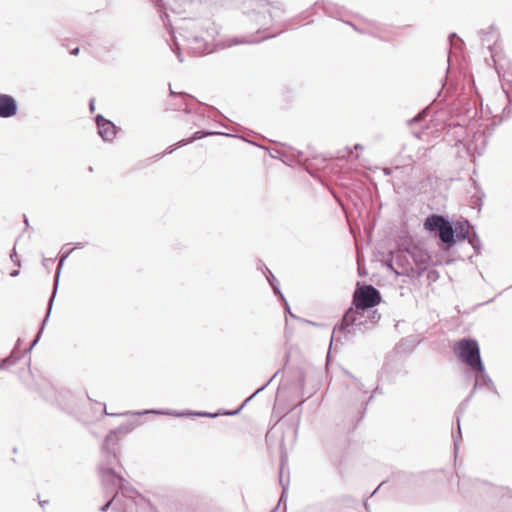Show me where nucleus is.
I'll use <instances>...</instances> for the list:
<instances>
[{"label": "nucleus", "mask_w": 512, "mask_h": 512, "mask_svg": "<svg viewBox=\"0 0 512 512\" xmlns=\"http://www.w3.org/2000/svg\"><path fill=\"white\" fill-rule=\"evenodd\" d=\"M103 409H104V413H105L106 415H109V414L107 413V411H106V405H104V406H103Z\"/></svg>", "instance_id": "603ef678"}, {"label": "nucleus", "mask_w": 512, "mask_h": 512, "mask_svg": "<svg viewBox=\"0 0 512 512\" xmlns=\"http://www.w3.org/2000/svg\"><path fill=\"white\" fill-rule=\"evenodd\" d=\"M170 95H180L183 97L185 109L184 111L186 113H191L193 111L192 107L190 106V101H194L195 98L187 93L181 92V93H175L173 90L170 89Z\"/></svg>", "instance_id": "393cba45"}, {"label": "nucleus", "mask_w": 512, "mask_h": 512, "mask_svg": "<svg viewBox=\"0 0 512 512\" xmlns=\"http://www.w3.org/2000/svg\"><path fill=\"white\" fill-rule=\"evenodd\" d=\"M99 473L106 492H119L121 497L135 505L137 512H158L150 501L131 487L123 477L114 471V468L104 467V471H99Z\"/></svg>", "instance_id": "f03ea898"}, {"label": "nucleus", "mask_w": 512, "mask_h": 512, "mask_svg": "<svg viewBox=\"0 0 512 512\" xmlns=\"http://www.w3.org/2000/svg\"><path fill=\"white\" fill-rule=\"evenodd\" d=\"M378 391H379V389H378V388H376V389L374 390L373 394L370 396V398H369V399H371V398L373 397V395H374V394L378 393Z\"/></svg>", "instance_id": "49530a36"}, {"label": "nucleus", "mask_w": 512, "mask_h": 512, "mask_svg": "<svg viewBox=\"0 0 512 512\" xmlns=\"http://www.w3.org/2000/svg\"><path fill=\"white\" fill-rule=\"evenodd\" d=\"M19 275V271L18 270H13L11 273H10V276L11 277H16Z\"/></svg>", "instance_id": "e433bc0d"}, {"label": "nucleus", "mask_w": 512, "mask_h": 512, "mask_svg": "<svg viewBox=\"0 0 512 512\" xmlns=\"http://www.w3.org/2000/svg\"><path fill=\"white\" fill-rule=\"evenodd\" d=\"M361 322L362 323L360 325H357V324H346L344 322V317H343L339 327H335L334 328L333 334H335L337 329L339 331H341V332H344L345 334H352V335H355V333L357 331L363 333V332L371 329V326L368 325L367 313H365V317L361 319Z\"/></svg>", "instance_id": "2eb2a0df"}, {"label": "nucleus", "mask_w": 512, "mask_h": 512, "mask_svg": "<svg viewBox=\"0 0 512 512\" xmlns=\"http://www.w3.org/2000/svg\"><path fill=\"white\" fill-rule=\"evenodd\" d=\"M243 4L245 8L251 9L254 21L261 27L268 24V18L269 20H273L278 17V13L281 12L280 9H276L274 13L269 3L265 0H243Z\"/></svg>", "instance_id": "0eeeda50"}, {"label": "nucleus", "mask_w": 512, "mask_h": 512, "mask_svg": "<svg viewBox=\"0 0 512 512\" xmlns=\"http://www.w3.org/2000/svg\"><path fill=\"white\" fill-rule=\"evenodd\" d=\"M357 285L358 288L353 295L355 309L350 308L344 314V322L346 324L360 325L362 323L361 319L365 317L367 310L373 308L381 301V294L377 288L369 284L360 286L359 282Z\"/></svg>", "instance_id": "7ed1b4c3"}, {"label": "nucleus", "mask_w": 512, "mask_h": 512, "mask_svg": "<svg viewBox=\"0 0 512 512\" xmlns=\"http://www.w3.org/2000/svg\"><path fill=\"white\" fill-rule=\"evenodd\" d=\"M278 373H279V371H277L264 385H262L260 388H258L249 398H247L245 400V402L238 409H236L234 411H223V412H218V413L197 412V413H193V415L200 416V417H209V418H215L219 415H230V416L236 415L241 411V409L244 407V405L250 399H252L259 392L263 391L273 381V379L277 376ZM190 415H192V413Z\"/></svg>", "instance_id": "ddd939ff"}, {"label": "nucleus", "mask_w": 512, "mask_h": 512, "mask_svg": "<svg viewBox=\"0 0 512 512\" xmlns=\"http://www.w3.org/2000/svg\"><path fill=\"white\" fill-rule=\"evenodd\" d=\"M383 485V483H381L379 486H377V488L371 493L370 496H373L379 489L380 487Z\"/></svg>", "instance_id": "a19ab883"}, {"label": "nucleus", "mask_w": 512, "mask_h": 512, "mask_svg": "<svg viewBox=\"0 0 512 512\" xmlns=\"http://www.w3.org/2000/svg\"><path fill=\"white\" fill-rule=\"evenodd\" d=\"M148 413L166 414V415H177V416H182L183 415L182 413L170 412V411H160V410H147V411H144V412H136L135 414L136 415H142V414H148Z\"/></svg>", "instance_id": "cd10ccee"}, {"label": "nucleus", "mask_w": 512, "mask_h": 512, "mask_svg": "<svg viewBox=\"0 0 512 512\" xmlns=\"http://www.w3.org/2000/svg\"><path fill=\"white\" fill-rule=\"evenodd\" d=\"M482 43L487 46L488 49H491L492 44H494L498 39V33L493 28L490 27L488 31L482 33Z\"/></svg>", "instance_id": "aec40b11"}, {"label": "nucleus", "mask_w": 512, "mask_h": 512, "mask_svg": "<svg viewBox=\"0 0 512 512\" xmlns=\"http://www.w3.org/2000/svg\"><path fill=\"white\" fill-rule=\"evenodd\" d=\"M161 18H162L164 26L170 28L169 33L173 37V46L171 47V49L176 54L179 62H183L182 54L180 52V47H179L178 43L176 42V39L174 36V30L171 26L170 20L168 19L169 18L168 14L164 13V15H161Z\"/></svg>", "instance_id": "6ab92c4d"}, {"label": "nucleus", "mask_w": 512, "mask_h": 512, "mask_svg": "<svg viewBox=\"0 0 512 512\" xmlns=\"http://www.w3.org/2000/svg\"><path fill=\"white\" fill-rule=\"evenodd\" d=\"M83 247V244L82 243H77L75 248H82Z\"/></svg>", "instance_id": "a18cd8bd"}, {"label": "nucleus", "mask_w": 512, "mask_h": 512, "mask_svg": "<svg viewBox=\"0 0 512 512\" xmlns=\"http://www.w3.org/2000/svg\"><path fill=\"white\" fill-rule=\"evenodd\" d=\"M298 161H302V152H298Z\"/></svg>", "instance_id": "c03bdc74"}, {"label": "nucleus", "mask_w": 512, "mask_h": 512, "mask_svg": "<svg viewBox=\"0 0 512 512\" xmlns=\"http://www.w3.org/2000/svg\"><path fill=\"white\" fill-rule=\"evenodd\" d=\"M10 257H11V260H12L15 264L20 265L19 261L17 260V255H16V252H15V249L13 250V253L10 255Z\"/></svg>", "instance_id": "72a5a7b5"}, {"label": "nucleus", "mask_w": 512, "mask_h": 512, "mask_svg": "<svg viewBox=\"0 0 512 512\" xmlns=\"http://www.w3.org/2000/svg\"><path fill=\"white\" fill-rule=\"evenodd\" d=\"M131 429H132V428H131V427H129V426H121V427H119V428H118V430H119L120 432H122V431H123V432H128V431H130Z\"/></svg>", "instance_id": "f704fd0d"}, {"label": "nucleus", "mask_w": 512, "mask_h": 512, "mask_svg": "<svg viewBox=\"0 0 512 512\" xmlns=\"http://www.w3.org/2000/svg\"><path fill=\"white\" fill-rule=\"evenodd\" d=\"M454 239L457 241L466 240L469 234L472 232L473 227L470 225L468 220L457 221L454 226Z\"/></svg>", "instance_id": "a211bd4d"}, {"label": "nucleus", "mask_w": 512, "mask_h": 512, "mask_svg": "<svg viewBox=\"0 0 512 512\" xmlns=\"http://www.w3.org/2000/svg\"><path fill=\"white\" fill-rule=\"evenodd\" d=\"M196 31H197V34H202V35H205V34H206V31H205L204 29H203V30H202V29L200 30L199 28H197V29H196Z\"/></svg>", "instance_id": "4c0bfd02"}, {"label": "nucleus", "mask_w": 512, "mask_h": 512, "mask_svg": "<svg viewBox=\"0 0 512 512\" xmlns=\"http://www.w3.org/2000/svg\"><path fill=\"white\" fill-rule=\"evenodd\" d=\"M46 503H47V501H43V502L41 501L40 505L43 507Z\"/></svg>", "instance_id": "864d4df0"}, {"label": "nucleus", "mask_w": 512, "mask_h": 512, "mask_svg": "<svg viewBox=\"0 0 512 512\" xmlns=\"http://www.w3.org/2000/svg\"><path fill=\"white\" fill-rule=\"evenodd\" d=\"M69 254H70V252H67L66 254H63L61 256V258H60V261H59V264H58V267H57V270H56V273H55V277H54L53 291H52V294H51V296L49 298V301H48L46 315H45V317L43 319L42 326H41L40 330L38 331L34 341L31 343L30 347L28 348V351L32 350V348L39 341V339L41 337V334L43 332L44 326H45V324H46V322H47V320H48V318H49V316L51 314L53 302H54V299H55V296H56V293H57V289H58L60 272H61L63 263L66 260V258L69 256Z\"/></svg>", "instance_id": "6e6552de"}, {"label": "nucleus", "mask_w": 512, "mask_h": 512, "mask_svg": "<svg viewBox=\"0 0 512 512\" xmlns=\"http://www.w3.org/2000/svg\"><path fill=\"white\" fill-rule=\"evenodd\" d=\"M17 361V358L14 357L13 355H10L6 358H4L1 362H0V369H6L12 365H14Z\"/></svg>", "instance_id": "bb28decb"}, {"label": "nucleus", "mask_w": 512, "mask_h": 512, "mask_svg": "<svg viewBox=\"0 0 512 512\" xmlns=\"http://www.w3.org/2000/svg\"><path fill=\"white\" fill-rule=\"evenodd\" d=\"M45 262H47V264H50V262H53V259H50L49 261L48 259H45Z\"/></svg>", "instance_id": "3c124183"}, {"label": "nucleus", "mask_w": 512, "mask_h": 512, "mask_svg": "<svg viewBox=\"0 0 512 512\" xmlns=\"http://www.w3.org/2000/svg\"><path fill=\"white\" fill-rule=\"evenodd\" d=\"M45 262H47V264H50V262H53V259H50L49 261L48 259H45Z\"/></svg>", "instance_id": "09e8293b"}, {"label": "nucleus", "mask_w": 512, "mask_h": 512, "mask_svg": "<svg viewBox=\"0 0 512 512\" xmlns=\"http://www.w3.org/2000/svg\"><path fill=\"white\" fill-rule=\"evenodd\" d=\"M354 149H355V150H357V149H362V146H361L360 144H356V145L354 146Z\"/></svg>", "instance_id": "37998d69"}, {"label": "nucleus", "mask_w": 512, "mask_h": 512, "mask_svg": "<svg viewBox=\"0 0 512 512\" xmlns=\"http://www.w3.org/2000/svg\"><path fill=\"white\" fill-rule=\"evenodd\" d=\"M265 270H266V272H264V273L266 275V278H267L269 284L271 286H272V283L278 284V281L275 278V276L272 274V272L267 267H265Z\"/></svg>", "instance_id": "c756f323"}, {"label": "nucleus", "mask_w": 512, "mask_h": 512, "mask_svg": "<svg viewBox=\"0 0 512 512\" xmlns=\"http://www.w3.org/2000/svg\"><path fill=\"white\" fill-rule=\"evenodd\" d=\"M454 352L458 359L465 364L469 370L474 368L482 369L483 362L477 340L473 338L460 339L454 346Z\"/></svg>", "instance_id": "423d86ee"}, {"label": "nucleus", "mask_w": 512, "mask_h": 512, "mask_svg": "<svg viewBox=\"0 0 512 512\" xmlns=\"http://www.w3.org/2000/svg\"><path fill=\"white\" fill-rule=\"evenodd\" d=\"M466 484H467V481L465 479L459 480V489L462 493L467 492Z\"/></svg>", "instance_id": "473e14b6"}, {"label": "nucleus", "mask_w": 512, "mask_h": 512, "mask_svg": "<svg viewBox=\"0 0 512 512\" xmlns=\"http://www.w3.org/2000/svg\"><path fill=\"white\" fill-rule=\"evenodd\" d=\"M283 468H284V458L282 457L281 458V467H280V471H279V482H280V485L282 486V493H281V497L279 499L277 507L274 510H272L271 512H274L281 505V503L284 502V499H285V496L287 493L288 484H285L283 481Z\"/></svg>", "instance_id": "5701e85b"}, {"label": "nucleus", "mask_w": 512, "mask_h": 512, "mask_svg": "<svg viewBox=\"0 0 512 512\" xmlns=\"http://www.w3.org/2000/svg\"><path fill=\"white\" fill-rule=\"evenodd\" d=\"M363 505H364L365 509L368 510V503H367V501H364Z\"/></svg>", "instance_id": "de8ad7c7"}, {"label": "nucleus", "mask_w": 512, "mask_h": 512, "mask_svg": "<svg viewBox=\"0 0 512 512\" xmlns=\"http://www.w3.org/2000/svg\"><path fill=\"white\" fill-rule=\"evenodd\" d=\"M470 371L474 373L475 381H474V385H473V388H472L470 394L467 396L466 399L463 400V402L459 405V407L456 411L458 436L453 435L455 451L458 449L459 441L462 438L461 429H460V416L464 413L466 406L468 405L469 401L473 397L475 391L477 389L485 388L495 394H498L497 388H496L494 382L492 381V379L490 378V376L488 375V373L486 372L484 364H482V369L474 368Z\"/></svg>", "instance_id": "20e7f679"}, {"label": "nucleus", "mask_w": 512, "mask_h": 512, "mask_svg": "<svg viewBox=\"0 0 512 512\" xmlns=\"http://www.w3.org/2000/svg\"><path fill=\"white\" fill-rule=\"evenodd\" d=\"M407 255L410 256L417 264H424L426 262V257L422 255L416 247L397 251L395 255L396 262L399 265H403L404 259H406Z\"/></svg>", "instance_id": "dca6fc26"}, {"label": "nucleus", "mask_w": 512, "mask_h": 512, "mask_svg": "<svg viewBox=\"0 0 512 512\" xmlns=\"http://www.w3.org/2000/svg\"><path fill=\"white\" fill-rule=\"evenodd\" d=\"M452 38H456L457 40L461 41L455 33H452L449 37L450 41H452Z\"/></svg>", "instance_id": "ea45409f"}, {"label": "nucleus", "mask_w": 512, "mask_h": 512, "mask_svg": "<svg viewBox=\"0 0 512 512\" xmlns=\"http://www.w3.org/2000/svg\"><path fill=\"white\" fill-rule=\"evenodd\" d=\"M284 303V306H285V310H286V313L291 317V318H295V319H299L298 317H296L292 312H291V309H290V306L287 302V300L283 301Z\"/></svg>", "instance_id": "2f4dec72"}, {"label": "nucleus", "mask_w": 512, "mask_h": 512, "mask_svg": "<svg viewBox=\"0 0 512 512\" xmlns=\"http://www.w3.org/2000/svg\"><path fill=\"white\" fill-rule=\"evenodd\" d=\"M475 490L480 493H485L489 497H505L510 493V490L504 487H497L486 482L476 480L472 483Z\"/></svg>", "instance_id": "f8f14e48"}, {"label": "nucleus", "mask_w": 512, "mask_h": 512, "mask_svg": "<svg viewBox=\"0 0 512 512\" xmlns=\"http://www.w3.org/2000/svg\"><path fill=\"white\" fill-rule=\"evenodd\" d=\"M272 289H273V292L280 297L282 302L286 300L284 295L281 293L278 284L272 283Z\"/></svg>", "instance_id": "7c9ffc66"}, {"label": "nucleus", "mask_w": 512, "mask_h": 512, "mask_svg": "<svg viewBox=\"0 0 512 512\" xmlns=\"http://www.w3.org/2000/svg\"><path fill=\"white\" fill-rule=\"evenodd\" d=\"M95 122L97 124L98 134L104 141H112L116 136L117 127L115 124L105 119L102 115H97L95 117Z\"/></svg>", "instance_id": "9b49d317"}, {"label": "nucleus", "mask_w": 512, "mask_h": 512, "mask_svg": "<svg viewBox=\"0 0 512 512\" xmlns=\"http://www.w3.org/2000/svg\"><path fill=\"white\" fill-rule=\"evenodd\" d=\"M466 240H468L469 244L473 247L476 253H480L482 248L481 240L474 230H472Z\"/></svg>", "instance_id": "b1692460"}, {"label": "nucleus", "mask_w": 512, "mask_h": 512, "mask_svg": "<svg viewBox=\"0 0 512 512\" xmlns=\"http://www.w3.org/2000/svg\"><path fill=\"white\" fill-rule=\"evenodd\" d=\"M178 29L193 54L204 55L214 51V40L219 29L211 19H183Z\"/></svg>", "instance_id": "f257e3e1"}, {"label": "nucleus", "mask_w": 512, "mask_h": 512, "mask_svg": "<svg viewBox=\"0 0 512 512\" xmlns=\"http://www.w3.org/2000/svg\"><path fill=\"white\" fill-rule=\"evenodd\" d=\"M427 116V109H424L422 110L421 112H419L415 117H413L410 122L411 123H414V122H420L422 121L425 117Z\"/></svg>", "instance_id": "c85d7f7f"}, {"label": "nucleus", "mask_w": 512, "mask_h": 512, "mask_svg": "<svg viewBox=\"0 0 512 512\" xmlns=\"http://www.w3.org/2000/svg\"><path fill=\"white\" fill-rule=\"evenodd\" d=\"M115 431H111L105 438L101 449V461L99 464V471H104V467L113 468L118 463L117 455L109 448L110 443L113 441Z\"/></svg>", "instance_id": "1a4fd4ad"}, {"label": "nucleus", "mask_w": 512, "mask_h": 512, "mask_svg": "<svg viewBox=\"0 0 512 512\" xmlns=\"http://www.w3.org/2000/svg\"><path fill=\"white\" fill-rule=\"evenodd\" d=\"M89 107L91 111H94V100L92 99L89 103Z\"/></svg>", "instance_id": "58836bf2"}, {"label": "nucleus", "mask_w": 512, "mask_h": 512, "mask_svg": "<svg viewBox=\"0 0 512 512\" xmlns=\"http://www.w3.org/2000/svg\"><path fill=\"white\" fill-rule=\"evenodd\" d=\"M79 52H80L79 47H76V48H74L73 50H71V52H70V53H71L72 55H75V56H76V55H78V54H79Z\"/></svg>", "instance_id": "c9c22d12"}, {"label": "nucleus", "mask_w": 512, "mask_h": 512, "mask_svg": "<svg viewBox=\"0 0 512 512\" xmlns=\"http://www.w3.org/2000/svg\"><path fill=\"white\" fill-rule=\"evenodd\" d=\"M367 317H368V325L371 326V328L380 320L381 315L377 312V310H367Z\"/></svg>", "instance_id": "a878e982"}, {"label": "nucleus", "mask_w": 512, "mask_h": 512, "mask_svg": "<svg viewBox=\"0 0 512 512\" xmlns=\"http://www.w3.org/2000/svg\"><path fill=\"white\" fill-rule=\"evenodd\" d=\"M277 33L278 32H274V33H271V34H265L261 39H256L254 37H250V38H233L232 40H230L228 45L229 46H233V45L244 44V43H258L262 39H267V38L274 37Z\"/></svg>", "instance_id": "4be33fe9"}, {"label": "nucleus", "mask_w": 512, "mask_h": 512, "mask_svg": "<svg viewBox=\"0 0 512 512\" xmlns=\"http://www.w3.org/2000/svg\"><path fill=\"white\" fill-rule=\"evenodd\" d=\"M193 0H173L170 4L173 12L181 14L187 11L193 5Z\"/></svg>", "instance_id": "412c9836"}, {"label": "nucleus", "mask_w": 512, "mask_h": 512, "mask_svg": "<svg viewBox=\"0 0 512 512\" xmlns=\"http://www.w3.org/2000/svg\"><path fill=\"white\" fill-rule=\"evenodd\" d=\"M214 134H220L219 132H212V131H204V130H201V131H196L190 138L188 139H182L180 140L178 143H176L175 145L173 146H170L167 151L165 152V154H170L172 153L175 149L179 148V147H182V146H185L187 144H190L196 140H199V139H202L208 135H214Z\"/></svg>", "instance_id": "f3484780"}, {"label": "nucleus", "mask_w": 512, "mask_h": 512, "mask_svg": "<svg viewBox=\"0 0 512 512\" xmlns=\"http://www.w3.org/2000/svg\"><path fill=\"white\" fill-rule=\"evenodd\" d=\"M45 262H47V264H50V262H53V259H50L49 261L48 259H45Z\"/></svg>", "instance_id": "8fccbe9b"}, {"label": "nucleus", "mask_w": 512, "mask_h": 512, "mask_svg": "<svg viewBox=\"0 0 512 512\" xmlns=\"http://www.w3.org/2000/svg\"><path fill=\"white\" fill-rule=\"evenodd\" d=\"M112 506L117 512H137L135 505L127 499L120 496L119 492L114 493L113 497L102 505L99 510L106 512Z\"/></svg>", "instance_id": "9d476101"}, {"label": "nucleus", "mask_w": 512, "mask_h": 512, "mask_svg": "<svg viewBox=\"0 0 512 512\" xmlns=\"http://www.w3.org/2000/svg\"><path fill=\"white\" fill-rule=\"evenodd\" d=\"M17 113V103L15 99L7 94H0V117L9 118Z\"/></svg>", "instance_id": "4468645a"}, {"label": "nucleus", "mask_w": 512, "mask_h": 512, "mask_svg": "<svg viewBox=\"0 0 512 512\" xmlns=\"http://www.w3.org/2000/svg\"><path fill=\"white\" fill-rule=\"evenodd\" d=\"M384 173H385L386 175H390L391 170H390L389 168H385V169H384Z\"/></svg>", "instance_id": "79ce46f5"}, {"label": "nucleus", "mask_w": 512, "mask_h": 512, "mask_svg": "<svg viewBox=\"0 0 512 512\" xmlns=\"http://www.w3.org/2000/svg\"><path fill=\"white\" fill-rule=\"evenodd\" d=\"M424 228L435 233V236L440 239L444 250H449L456 244L453 225L443 215L432 214L428 216L424 221Z\"/></svg>", "instance_id": "39448f33"}]
</instances>
